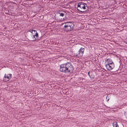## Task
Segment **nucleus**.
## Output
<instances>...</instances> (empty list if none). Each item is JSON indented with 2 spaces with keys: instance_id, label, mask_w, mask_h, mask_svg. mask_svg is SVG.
Instances as JSON below:
<instances>
[{
  "instance_id": "f257e3e1",
  "label": "nucleus",
  "mask_w": 127,
  "mask_h": 127,
  "mask_svg": "<svg viewBox=\"0 0 127 127\" xmlns=\"http://www.w3.org/2000/svg\"><path fill=\"white\" fill-rule=\"evenodd\" d=\"M73 69L72 65L69 62L62 64L60 66V71L65 73L68 74L72 72Z\"/></svg>"
},
{
  "instance_id": "f03ea898",
  "label": "nucleus",
  "mask_w": 127,
  "mask_h": 127,
  "mask_svg": "<svg viewBox=\"0 0 127 127\" xmlns=\"http://www.w3.org/2000/svg\"><path fill=\"white\" fill-rule=\"evenodd\" d=\"M86 4L83 2L79 3L77 5V9L82 12H84L85 11V10L86 9Z\"/></svg>"
},
{
  "instance_id": "7ed1b4c3",
  "label": "nucleus",
  "mask_w": 127,
  "mask_h": 127,
  "mask_svg": "<svg viewBox=\"0 0 127 127\" xmlns=\"http://www.w3.org/2000/svg\"><path fill=\"white\" fill-rule=\"evenodd\" d=\"M64 28L66 31L71 30L74 26V25L71 22H67L65 23Z\"/></svg>"
},
{
  "instance_id": "20e7f679",
  "label": "nucleus",
  "mask_w": 127,
  "mask_h": 127,
  "mask_svg": "<svg viewBox=\"0 0 127 127\" xmlns=\"http://www.w3.org/2000/svg\"><path fill=\"white\" fill-rule=\"evenodd\" d=\"M66 14V13L65 11H59L58 12L57 14L59 17V19H61L60 20V21H63L66 19L65 16L64 17L62 18L64 15H65Z\"/></svg>"
},
{
  "instance_id": "39448f33",
  "label": "nucleus",
  "mask_w": 127,
  "mask_h": 127,
  "mask_svg": "<svg viewBox=\"0 0 127 127\" xmlns=\"http://www.w3.org/2000/svg\"><path fill=\"white\" fill-rule=\"evenodd\" d=\"M12 76L11 74H5L3 78V81L5 82L8 81L11 78Z\"/></svg>"
},
{
  "instance_id": "423d86ee",
  "label": "nucleus",
  "mask_w": 127,
  "mask_h": 127,
  "mask_svg": "<svg viewBox=\"0 0 127 127\" xmlns=\"http://www.w3.org/2000/svg\"><path fill=\"white\" fill-rule=\"evenodd\" d=\"M85 49L84 48H81L79 51V53L76 54V57L78 58H80L83 56L84 51Z\"/></svg>"
},
{
  "instance_id": "0eeeda50",
  "label": "nucleus",
  "mask_w": 127,
  "mask_h": 127,
  "mask_svg": "<svg viewBox=\"0 0 127 127\" xmlns=\"http://www.w3.org/2000/svg\"><path fill=\"white\" fill-rule=\"evenodd\" d=\"M105 66L108 70H111L114 67V63L111 64H107Z\"/></svg>"
},
{
  "instance_id": "6e6552de",
  "label": "nucleus",
  "mask_w": 127,
  "mask_h": 127,
  "mask_svg": "<svg viewBox=\"0 0 127 127\" xmlns=\"http://www.w3.org/2000/svg\"><path fill=\"white\" fill-rule=\"evenodd\" d=\"M32 35L33 37V38L34 40H36L38 39V33H33V34Z\"/></svg>"
},
{
  "instance_id": "1a4fd4ad",
  "label": "nucleus",
  "mask_w": 127,
  "mask_h": 127,
  "mask_svg": "<svg viewBox=\"0 0 127 127\" xmlns=\"http://www.w3.org/2000/svg\"><path fill=\"white\" fill-rule=\"evenodd\" d=\"M106 62L108 63L107 64H111L114 63L112 60L110 59H108L106 60Z\"/></svg>"
},
{
  "instance_id": "9d476101",
  "label": "nucleus",
  "mask_w": 127,
  "mask_h": 127,
  "mask_svg": "<svg viewBox=\"0 0 127 127\" xmlns=\"http://www.w3.org/2000/svg\"><path fill=\"white\" fill-rule=\"evenodd\" d=\"M113 127H119L116 122H115L113 123Z\"/></svg>"
},
{
  "instance_id": "9b49d317",
  "label": "nucleus",
  "mask_w": 127,
  "mask_h": 127,
  "mask_svg": "<svg viewBox=\"0 0 127 127\" xmlns=\"http://www.w3.org/2000/svg\"><path fill=\"white\" fill-rule=\"evenodd\" d=\"M31 33H32V35L33 34V33H35L37 32L36 31L34 30H32V32H31Z\"/></svg>"
},
{
  "instance_id": "f8f14e48",
  "label": "nucleus",
  "mask_w": 127,
  "mask_h": 127,
  "mask_svg": "<svg viewBox=\"0 0 127 127\" xmlns=\"http://www.w3.org/2000/svg\"><path fill=\"white\" fill-rule=\"evenodd\" d=\"M32 30H30V31H28L29 32H32Z\"/></svg>"
},
{
  "instance_id": "ddd939ff",
  "label": "nucleus",
  "mask_w": 127,
  "mask_h": 127,
  "mask_svg": "<svg viewBox=\"0 0 127 127\" xmlns=\"http://www.w3.org/2000/svg\"><path fill=\"white\" fill-rule=\"evenodd\" d=\"M89 72L88 73V74L89 75V76H90L89 75Z\"/></svg>"
}]
</instances>
